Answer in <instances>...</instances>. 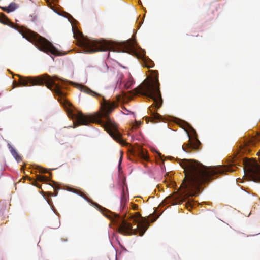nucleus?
<instances>
[{"label":"nucleus","instance_id":"nucleus-1","mask_svg":"<svg viewBox=\"0 0 260 260\" xmlns=\"http://www.w3.org/2000/svg\"><path fill=\"white\" fill-rule=\"evenodd\" d=\"M178 163L185 173V178L180 186L182 190L179 203L185 202L187 208H192L193 201L189 198L199 194L200 186L202 184L214 179L218 175L234 171L233 167H236L234 161L229 166L213 167H206L194 159H179Z\"/></svg>","mask_w":260,"mask_h":260},{"label":"nucleus","instance_id":"nucleus-2","mask_svg":"<svg viewBox=\"0 0 260 260\" xmlns=\"http://www.w3.org/2000/svg\"><path fill=\"white\" fill-rule=\"evenodd\" d=\"M101 112L95 115H85L78 112L74 115L79 124L87 125L90 123L101 125L109 135L122 145L126 143L122 139V135L117 130L116 124L110 118V114L118 106V102L106 100L104 97L100 101Z\"/></svg>","mask_w":260,"mask_h":260},{"label":"nucleus","instance_id":"nucleus-3","mask_svg":"<svg viewBox=\"0 0 260 260\" xmlns=\"http://www.w3.org/2000/svg\"><path fill=\"white\" fill-rule=\"evenodd\" d=\"M79 34L78 42L83 48L84 51L87 53H95L98 51H109L117 52H129L135 49V41L127 40L122 42H116L111 41H97L84 37Z\"/></svg>","mask_w":260,"mask_h":260},{"label":"nucleus","instance_id":"nucleus-4","mask_svg":"<svg viewBox=\"0 0 260 260\" xmlns=\"http://www.w3.org/2000/svg\"><path fill=\"white\" fill-rule=\"evenodd\" d=\"M159 83L158 76L152 80L149 81L145 79L142 84L135 89L136 94H140L145 96L153 101V104L149 108L148 113L150 117H146L145 120L148 123V121L155 122L157 120H160L161 116L156 112V109H159L162 104V99L161 98L159 89Z\"/></svg>","mask_w":260,"mask_h":260},{"label":"nucleus","instance_id":"nucleus-5","mask_svg":"<svg viewBox=\"0 0 260 260\" xmlns=\"http://www.w3.org/2000/svg\"><path fill=\"white\" fill-rule=\"evenodd\" d=\"M154 213L147 218L142 217L139 212H135L134 214H130V222H128L123 217L117 214H112V216H107L115 223L118 228V232L123 235H132L139 234L142 236L149 226V221L150 216H154Z\"/></svg>","mask_w":260,"mask_h":260},{"label":"nucleus","instance_id":"nucleus-6","mask_svg":"<svg viewBox=\"0 0 260 260\" xmlns=\"http://www.w3.org/2000/svg\"><path fill=\"white\" fill-rule=\"evenodd\" d=\"M19 77L18 84L20 86L44 85L52 91L55 95L60 98H64L66 94L61 90L62 86L54 83L53 79L48 75L37 77H23L18 75Z\"/></svg>","mask_w":260,"mask_h":260},{"label":"nucleus","instance_id":"nucleus-7","mask_svg":"<svg viewBox=\"0 0 260 260\" xmlns=\"http://www.w3.org/2000/svg\"><path fill=\"white\" fill-rule=\"evenodd\" d=\"M21 33L23 38L34 44L40 50L55 55H60L59 51L51 42L37 33L27 28L22 29Z\"/></svg>","mask_w":260,"mask_h":260},{"label":"nucleus","instance_id":"nucleus-8","mask_svg":"<svg viewBox=\"0 0 260 260\" xmlns=\"http://www.w3.org/2000/svg\"><path fill=\"white\" fill-rule=\"evenodd\" d=\"M200 145L201 143L198 139H195L194 142H191L189 139L188 143L184 144L182 146V148L186 153H190L193 150H198Z\"/></svg>","mask_w":260,"mask_h":260},{"label":"nucleus","instance_id":"nucleus-9","mask_svg":"<svg viewBox=\"0 0 260 260\" xmlns=\"http://www.w3.org/2000/svg\"><path fill=\"white\" fill-rule=\"evenodd\" d=\"M257 141H258L257 138L253 137L246 138L243 139V144L241 145V148L245 151H249L250 147L254 146Z\"/></svg>","mask_w":260,"mask_h":260},{"label":"nucleus","instance_id":"nucleus-10","mask_svg":"<svg viewBox=\"0 0 260 260\" xmlns=\"http://www.w3.org/2000/svg\"><path fill=\"white\" fill-rule=\"evenodd\" d=\"M135 153L142 159L148 161L149 157L147 154V152L143 148L139 147L137 150L135 151Z\"/></svg>","mask_w":260,"mask_h":260},{"label":"nucleus","instance_id":"nucleus-11","mask_svg":"<svg viewBox=\"0 0 260 260\" xmlns=\"http://www.w3.org/2000/svg\"><path fill=\"white\" fill-rule=\"evenodd\" d=\"M79 89L80 91L94 97L102 96L101 94L91 90L90 89L84 85H80Z\"/></svg>","mask_w":260,"mask_h":260},{"label":"nucleus","instance_id":"nucleus-12","mask_svg":"<svg viewBox=\"0 0 260 260\" xmlns=\"http://www.w3.org/2000/svg\"><path fill=\"white\" fill-rule=\"evenodd\" d=\"M18 8V5L15 2L11 3L8 7H2L3 11L7 13H10L15 11Z\"/></svg>","mask_w":260,"mask_h":260},{"label":"nucleus","instance_id":"nucleus-13","mask_svg":"<svg viewBox=\"0 0 260 260\" xmlns=\"http://www.w3.org/2000/svg\"><path fill=\"white\" fill-rule=\"evenodd\" d=\"M9 149L13 157L16 159L17 161H20L21 160V156L19 155L17 151L12 147L10 146Z\"/></svg>","mask_w":260,"mask_h":260},{"label":"nucleus","instance_id":"nucleus-14","mask_svg":"<svg viewBox=\"0 0 260 260\" xmlns=\"http://www.w3.org/2000/svg\"><path fill=\"white\" fill-rule=\"evenodd\" d=\"M72 191L74 193H76L81 197H82L84 199L86 200L87 201L90 202L91 201L90 199H89L83 192H81L80 190L75 189H72Z\"/></svg>","mask_w":260,"mask_h":260},{"label":"nucleus","instance_id":"nucleus-15","mask_svg":"<svg viewBox=\"0 0 260 260\" xmlns=\"http://www.w3.org/2000/svg\"><path fill=\"white\" fill-rule=\"evenodd\" d=\"M134 81L132 76H129L127 81L124 84V87L125 89L131 88L133 84Z\"/></svg>","mask_w":260,"mask_h":260},{"label":"nucleus","instance_id":"nucleus-16","mask_svg":"<svg viewBox=\"0 0 260 260\" xmlns=\"http://www.w3.org/2000/svg\"><path fill=\"white\" fill-rule=\"evenodd\" d=\"M0 21L1 23L6 25H10L11 23L7 17L4 14H2L0 17Z\"/></svg>","mask_w":260,"mask_h":260},{"label":"nucleus","instance_id":"nucleus-17","mask_svg":"<svg viewBox=\"0 0 260 260\" xmlns=\"http://www.w3.org/2000/svg\"><path fill=\"white\" fill-rule=\"evenodd\" d=\"M123 75L122 73H118L117 74V81L116 84V87H118L120 88V86L122 84V79L123 78Z\"/></svg>","mask_w":260,"mask_h":260},{"label":"nucleus","instance_id":"nucleus-18","mask_svg":"<svg viewBox=\"0 0 260 260\" xmlns=\"http://www.w3.org/2000/svg\"><path fill=\"white\" fill-rule=\"evenodd\" d=\"M144 66L148 68L153 67L154 63L150 59L145 60L144 61Z\"/></svg>","mask_w":260,"mask_h":260},{"label":"nucleus","instance_id":"nucleus-19","mask_svg":"<svg viewBox=\"0 0 260 260\" xmlns=\"http://www.w3.org/2000/svg\"><path fill=\"white\" fill-rule=\"evenodd\" d=\"M37 180L40 182H47L49 179L45 176L37 175Z\"/></svg>","mask_w":260,"mask_h":260},{"label":"nucleus","instance_id":"nucleus-20","mask_svg":"<svg viewBox=\"0 0 260 260\" xmlns=\"http://www.w3.org/2000/svg\"><path fill=\"white\" fill-rule=\"evenodd\" d=\"M126 198L125 195L124 194V191L123 190L122 191V195L121 198V205L122 206H123V207H124L125 205L126 204Z\"/></svg>","mask_w":260,"mask_h":260},{"label":"nucleus","instance_id":"nucleus-21","mask_svg":"<svg viewBox=\"0 0 260 260\" xmlns=\"http://www.w3.org/2000/svg\"><path fill=\"white\" fill-rule=\"evenodd\" d=\"M39 171L40 173H46L48 172L47 170L46 169L42 168V167L39 168Z\"/></svg>","mask_w":260,"mask_h":260},{"label":"nucleus","instance_id":"nucleus-22","mask_svg":"<svg viewBox=\"0 0 260 260\" xmlns=\"http://www.w3.org/2000/svg\"><path fill=\"white\" fill-rule=\"evenodd\" d=\"M32 184L34 185H35V186H37V187H39V188H40V186H39V184L37 182V181H36V180H34V181H32Z\"/></svg>","mask_w":260,"mask_h":260},{"label":"nucleus","instance_id":"nucleus-23","mask_svg":"<svg viewBox=\"0 0 260 260\" xmlns=\"http://www.w3.org/2000/svg\"><path fill=\"white\" fill-rule=\"evenodd\" d=\"M51 78H52V79H53L54 80V83L55 84H56L55 81H58V80H61V81H63L62 79H60L59 78H58L57 77H51Z\"/></svg>","mask_w":260,"mask_h":260},{"label":"nucleus","instance_id":"nucleus-24","mask_svg":"<svg viewBox=\"0 0 260 260\" xmlns=\"http://www.w3.org/2000/svg\"><path fill=\"white\" fill-rule=\"evenodd\" d=\"M132 207H133V209L135 210H137L138 209V205H137L136 204H133Z\"/></svg>","mask_w":260,"mask_h":260},{"label":"nucleus","instance_id":"nucleus-25","mask_svg":"<svg viewBox=\"0 0 260 260\" xmlns=\"http://www.w3.org/2000/svg\"><path fill=\"white\" fill-rule=\"evenodd\" d=\"M156 218H153V219H151V222H154V221H155L156 220Z\"/></svg>","mask_w":260,"mask_h":260},{"label":"nucleus","instance_id":"nucleus-26","mask_svg":"<svg viewBox=\"0 0 260 260\" xmlns=\"http://www.w3.org/2000/svg\"><path fill=\"white\" fill-rule=\"evenodd\" d=\"M121 159H122V157H120V162H119V165L120 164V162H121Z\"/></svg>","mask_w":260,"mask_h":260},{"label":"nucleus","instance_id":"nucleus-27","mask_svg":"<svg viewBox=\"0 0 260 260\" xmlns=\"http://www.w3.org/2000/svg\"><path fill=\"white\" fill-rule=\"evenodd\" d=\"M68 15H69V16H70L71 18H72V16H71L70 14H68Z\"/></svg>","mask_w":260,"mask_h":260},{"label":"nucleus","instance_id":"nucleus-28","mask_svg":"<svg viewBox=\"0 0 260 260\" xmlns=\"http://www.w3.org/2000/svg\"><path fill=\"white\" fill-rule=\"evenodd\" d=\"M184 125H187V123H186V122H184Z\"/></svg>","mask_w":260,"mask_h":260},{"label":"nucleus","instance_id":"nucleus-29","mask_svg":"<svg viewBox=\"0 0 260 260\" xmlns=\"http://www.w3.org/2000/svg\"><path fill=\"white\" fill-rule=\"evenodd\" d=\"M27 178H28L29 180H31V178H30V177H27Z\"/></svg>","mask_w":260,"mask_h":260},{"label":"nucleus","instance_id":"nucleus-30","mask_svg":"<svg viewBox=\"0 0 260 260\" xmlns=\"http://www.w3.org/2000/svg\"><path fill=\"white\" fill-rule=\"evenodd\" d=\"M158 154L159 155V156H160L161 154L160 153H158Z\"/></svg>","mask_w":260,"mask_h":260}]
</instances>
